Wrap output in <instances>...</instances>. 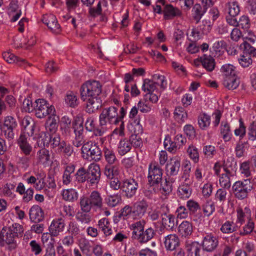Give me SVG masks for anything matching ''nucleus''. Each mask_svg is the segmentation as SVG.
I'll return each mask as SVG.
<instances>
[{"mask_svg": "<svg viewBox=\"0 0 256 256\" xmlns=\"http://www.w3.org/2000/svg\"><path fill=\"white\" fill-rule=\"evenodd\" d=\"M102 92V86L96 80L87 82L80 88L81 98L86 101V111L92 114L102 105V100L99 96Z\"/></svg>", "mask_w": 256, "mask_h": 256, "instance_id": "f257e3e1", "label": "nucleus"}, {"mask_svg": "<svg viewBox=\"0 0 256 256\" xmlns=\"http://www.w3.org/2000/svg\"><path fill=\"white\" fill-rule=\"evenodd\" d=\"M23 232V227L17 223L9 227L4 226L0 230V245L2 246L7 245L10 250H15L18 246L16 239L18 234H20Z\"/></svg>", "mask_w": 256, "mask_h": 256, "instance_id": "f03ea898", "label": "nucleus"}, {"mask_svg": "<svg viewBox=\"0 0 256 256\" xmlns=\"http://www.w3.org/2000/svg\"><path fill=\"white\" fill-rule=\"evenodd\" d=\"M252 188L253 184L250 178L237 181L232 186L235 197L241 200L248 197V193L252 190Z\"/></svg>", "mask_w": 256, "mask_h": 256, "instance_id": "7ed1b4c3", "label": "nucleus"}, {"mask_svg": "<svg viewBox=\"0 0 256 256\" xmlns=\"http://www.w3.org/2000/svg\"><path fill=\"white\" fill-rule=\"evenodd\" d=\"M81 150L83 158L86 160L97 162L101 159L102 152L100 149L96 144L92 141L84 144Z\"/></svg>", "mask_w": 256, "mask_h": 256, "instance_id": "20e7f679", "label": "nucleus"}, {"mask_svg": "<svg viewBox=\"0 0 256 256\" xmlns=\"http://www.w3.org/2000/svg\"><path fill=\"white\" fill-rule=\"evenodd\" d=\"M118 124V108L114 106H110L104 108L99 116L100 126H106L108 124Z\"/></svg>", "mask_w": 256, "mask_h": 256, "instance_id": "39448f33", "label": "nucleus"}, {"mask_svg": "<svg viewBox=\"0 0 256 256\" xmlns=\"http://www.w3.org/2000/svg\"><path fill=\"white\" fill-rule=\"evenodd\" d=\"M34 110L36 116L40 118L56 113L54 107L50 105L44 99H38L35 101Z\"/></svg>", "mask_w": 256, "mask_h": 256, "instance_id": "423d86ee", "label": "nucleus"}, {"mask_svg": "<svg viewBox=\"0 0 256 256\" xmlns=\"http://www.w3.org/2000/svg\"><path fill=\"white\" fill-rule=\"evenodd\" d=\"M162 170L158 164H150L148 167V182L151 186L160 182L162 179Z\"/></svg>", "mask_w": 256, "mask_h": 256, "instance_id": "0eeeda50", "label": "nucleus"}, {"mask_svg": "<svg viewBox=\"0 0 256 256\" xmlns=\"http://www.w3.org/2000/svg\"><path fill=\"white\" fill-rule=\"evenodd\" d=\"M121 190L124 192L128 198H131L136 193L138 188V184L133 178L126 179L122 182Z\"/></svg>", "mask_w": 256, "mask_h": 256, "instance_id": "6e6552de", "label": "nucleus"}, {"mask_svg": "<svg viewBox=\"0 0 256 256\" xmlns=\"http://www.w3.org/2000/svg\"><path fill=\"white\" fill-rule=\"evenodd\" d=\"M218 244V238L210 233L204 236L202 246L204 250L212 252L216 249Z\"/></svg>", "mask_w": 256, "mask_h": 256, "instance_id": "1a4fd4ad", "label": "nucleus"}, {"mask_svg": "<svg viewBox=\"0 0 256 256\" xmlns=\"http://www.w3.org/2000/svg\"><path fill=\"white\" fill-rule=\"evenodd\" d=\"M100 166L96 164H90L87 170V180L92 184H97L100 178Z\"/></svg>", "mask_w": 256, "mask_h": 256, "instance_id": "9d476101", "label": "nucleus"}, {"mask_svg": "<svg viewBox=\"0 0 256 256\" xmlns=\"http://www.w3.org/2000/svg\"><path fill=\"white\" fill-rule=\"evenodd\" d=\"M42 22L54 33L58 34L60 32V26L54 15L50 14L44 16Z\"/></svg>", "mask_w": 256, "mask_h": 256, "instance_id": "9b49d317", "label": "nucleus"}, {"mask_svg": "<svg viewBox=\"0 0 256 256\" xmlns=\"http://www.w3.org/2000/svg\"><path fill=\"white\" fill-rule=\"evenodd\" d=\"M29 216L32 222L38 223L44 220V212L40 206L34 205L30 210Z\"/></svg>", "mask_w": 256, "mask_h": 256, "instance_id": "f8f14e48", "label": "nucleus"}, {"mask_svg": "<svg viewBox=\"0 0 256 256\" xmlns=\"http://www.w3.org/2000/svg\"><path fill=\"white\" fill-rule=\"evenodd\" d=\"M65 226L64 220L62 218L54 220L49 227V231L51 236H58L59 234L64 230Z\"/></svg>", "mask_w": 256, "mask_h": 256, "instance_id": "ddd939ff", "label": "nucleus"}, {"mask_svg": "<svg viewBox=\"0 0 256 256\" xmlns=\"http://www.w3.org/2000/svg\"><path fill=\"white\" fill-rule=\"evenodd\" d=\"M164 244L166 248L169 250H174L178 246L180 239L176 234H168L164 238Z\"/></svg>", "mask_w": 256, "mask_h": 256, "instance_id": "4468645a", "label": "nucleus"}, {"mask_svg": "<svg viewBox=\"0 0 256 256\" xmlns=\"http://www.w3.org/2000/svg\"><path fill=\"white\" fill-rule=\"evenodd\" d=\"M164 18L165 20H172L176 16H182V12L178 8L173 6L172 4L165 6L164 11Z\"/></svg>", "mask_w": 256, "mask_h": 256, "instance_id": "2eb2a0df", "label": "nucleus"}, {"mask_svg": "<svg viewBox=\"0 0 256 256\" xmlns=\"http://www.w3.org/2000/svg\"><path fill=\"white\" fill-rule=\"evenodd\" d=\"M162 225L163 228L172 230L175 226V217L171 214H166L165 212L161 214Z\"/></svg>", "mask_w": 256, "mask_h": 256, "instance_id": "dca6fc26", "label": "nucleus"}, {"mask_svg": "<svg viewBox=\"0 0 256 256\" xmlns=\"http://www.w3.org/2000/svg\"><path fill=\"white\" fill-rule=\"evenodd\" d=\"M18 144L25 156H28L32 151V146L28 144L27 138L24 134H21L18 139Z\"/></svg>", "mask_w": 256, "mask_h": 256, "instance_id": "f3484780", "label": "nucleus"}, {"mask_svg": "<svg viewBox=\"0 0 256 256\" xmlns=\"http://www.w3.org/2000/svg\"><path fill=\"white\" fill-rule=\"evenodd\" d=\"M186 248L187 256H200L201 248L198 242L186 243Z\"/></svg>", "mask_w": 256, "mask_h": 256, "instance_id": "a211bd4d", "label": "nucleus"}, {"mask_svg": "<svg viewBox=\"0 0 256 256\" xmlns=\"http://www.w3.org/2000/svg\"><path fill=\"white\" fill-rule=\"evenodd\" d=\"M180 166V161L176 158H171L166 164L167 173L170 176H176L178 174Z\"/></svg>", "mask_w": 256, "mask_h": 256, "instance_id": "6ab92c4d", "label": "nucleus"}, {"mask_svg": "<svg viewBox=\"0 0 256 256\" xmlns=\"http://www.w3.org/2000/svg\"><path fill=\"white\" fill-rule=\"evenodd\" d=\"M58 122L59 118L55 113L50 115L46 122L48 130L52 134L55 133L58 127Z\"/></svg>", "mask_w": 256, "mask_h": 256, "instance_id": "aec40b11", "label": "nucleus"}, {"mask_svg": "<svg viewBox=\"0 0 256 256\" xmlns=\"http://www.w3.org/2000/svg\"><path fill=\"white\" fill-rule=\"evenodd\" d=\"M148 206L147 202L146 200H142L134 205L132 213L136 216L141 217L146 212Z\"/></svg>", "mask_w": 256, "mask_h": 256, "instance_id": "412c9836", "label": "nucleus"}, {"mask_svg": "<svg viewBox=\"0 0 256 256\" xmlns=\"http://www.w3.org/2000/svg\"><path fill=\"white\" fill-rule=\"evenodd\" d=\"M155 234V232L152 228H149L144 231V230L140 232V234L137 238L136 240L142 244L146 243L153 238Z\"/></svg>", "mask_w": 256, "mask_h": 256, "instance_id": "4be33fe9", "label": "nucleus"}, {"mask_svg": "<svg viewBox=\"0 0 256 256\" xmlns=\"http://www.w3.org/2000/svg\"><path fill=\"white\" fill-rule=\"evenodd\" d=\"M200 62L204 68L208 71L212 72L215 68L214 60L210 56L204 54L200 58Z\"/></svg>", "mask_w": 256, "mask_h": 256, "instance_id": "5701e85b", "label": "nucleus"}, {"mask_svg": "<svg viewBox=\"0 0 256 256\" xmlns=\"http://www.w3.org/2000/svg\"><path fill=\"white\" fill-rule=\"evenodd\" d=\"M240 80L236 76L224 77L223 84L228 90H234L240 84Z\"/></svg>", "mask_w": 256, "mask_h": 256, "instance_id": "b1692460", "label": "nucleus"}, {"mask_svg": "<svg viewBox=\"0 0 256 256\" xmlns=\"http://www.w3.org/2000/svg\"><path fill=\"white\" fill-rule=\"evenodd\" d=\"M178 232L182 236L190 235L192 232V224L187 220L183 221L178 227Z\"/></svg>", "mask_w": 256, "mask_h": 256, "instance_id": "393cba45", "label": "nucleus"}, {"mask_svg": "<svg viewBox=\"0 0 256 256\" xmlns=\"http://www.w3.org/2000/svg\"><path fill=\"white\" fill-rule=\"evenodd\" d=\"M145 222L143 220L136 222L132 224L130 228L132 230V238L136 240L137 238L140 234V232L144 230Z\"/></svg>", "mask_w": 256, "mask_h": 256, "instance_id": "a878e982", "label": "nucleus"}, {"mask_svg": "<svg viewBox=\"0 0 256 256\" xmlns=\"http://www.w3.org/2000/svg\"><path fill=\"white\" fill-rule=\"evenodd\" d=\"M202 6L200 4H196L193 8V10L194 11V19L196 20L198 23L202 16L206 12L208 6H205V4L202 3Z\"/></svg>", "mask_w": 256, "mask_h": 256, "instance_id": "bb28decb", "label": "nucleus"}, {"mask_svg": "<svg viewBox=\"0 0 256 256\" xmlns=\"http://www.w3.org/2000/svg\"><path fill=\"white\" fill-rule=\"evenodd\" d=\"M236 165V162L234 158L232 157L228 158L226 160H224L223 166L224 169L226 172H228L230 176H234L235 170L234 168Z\"/></svg>", "mask_w": 256, "mask_h": 256, "instance_id": "cd10ccee", "label": "nucleus"}, {"mask_svg": "<svg viewBox=\"0 0 256 256\" xmlns=\"http://www.w3.org/2000/svg\"><path fill=\"white\" fill-rule=\"evenodd\" d=\"M119 172V168L116 165H112V164H106L105 166L104 174L109 179L118 176Z\"/></svg>", "mask_w": 256, "mask_h": 256, "instance_id": "c85d7f7f", "label": "nucleus"}, {"mask_svg": "<svg viewBox=\"0 0 256 256\" xmlns=\"http://www.w3.org/2000/svg\"><path fill=\"white\" fill-rule=\"evenodd\" d=\"M50 153L49 150L46 148H42L39 150L36 154L38 162L40 164H46L50 160Z\"/></svg>", "mask_w": 256, "mask_h": 256, "instance_id": "c756f323", "label": "nucleus"}, {"mask_svg": "<svg viewBox=\"0 0 256 256\" xmlns=\"http://www.w3.org/2000/svg\"><path fill=\"white\" fill-rule=\"evenodd\" d=\"M94 207L100 208L102 207V198L98 191H93L88 197Z\"/></svg>", "mask_w": 256, "mask_h": 256, "instance_id": "7c9ffc66", "label": "nucleus"}, {"mask_svg": "<svg viewBox=\"0 0 256 256\" xmlns=\"http://www.w3.org/2000/svg\"><path fill=\"white\" fill-rule=\"evenodd\" d=\"M174 118L178 123L184 122L188 118V114L182 107H177L174 112Z\"/></svg>", "mask_w": 256, "mask_h": 256, "instance_id": "2f4dec72", "label": "nucleus"}, {"mask_svg": "<svg viewBox=\"0 0 256 256\" xmlns=\"http://www.w3.org/2000/svg\"><path fill=\"white\" fill-rule=\"evenodd\" d=\"M226 10L230 16H236L240 12V6L236 2H228L226 4Z\"/></svg>", "mask_w": 256, "mask_h": 256, "instance_id": "473e14b6", "label": "nucleus"}, {"mask_svg": "<svg viewBox=\"0 0 256 256\" xmlns=\"http://www.w3.org/2000/svg\"><path fill=\"white\" fill-rule=\"evenodd\" d=\"M131 144L129 140L124 138L121 140L118 146V152L121 156H124L130 151L131 149Z\"/></svg>", "mask_w": 256, "mask_h": 256, "instance_id": "72a5a7b5", "label": "nucleus"}, {"mask_svg": "<svg viewBox=\"0 0 256 256\" xmlns=\"http://www.w3.org/2000/svg\"><path fill=\"white\" fill-rule=\"evenodd\" d=\"M62 196L63 199L66 201L74 202L78 198V192L72 188L64 190Z\"/></svg>", "mask_w": 256, "mask_h": 256, "instance_id": "f704fd0d", "label": "nucleus"}, {"mask_svg": "<svg viewBox=\"0 0 256 256\" xmlns=\"http://www.w3.org/2000/svg\"><path fill=\"white\" fill-rule=\"evenodd\" d=\"M237 229L238 226L233 222L226 221L222 225L220 230L223 234H229L236 231Z\"/></svg>", "mask_w": 256, "mask_h": 256, "instance_id": "c9c22d12", "label": "nucleus"}, {"mask_svg": "<svg viewBox=\"0 0 256 256\" xmlns=\"http://www.w3.org/2000/svg\"><path fill=\"white\" fill-rule=\"evenodd\" d=\"M234 176H230L228 174V172L222 174L220 176L219 179V182L222 188L228 190L231 186L230 178Z\"/></svg>", "mask_w": 256, "mask_h": 256, "instance_id": "e433bc0d", "label": "nucleus"}, {"mask_svg": "<svg viewBox=\"0 0 256 256\" xmlns=\"http://www.w3.org/2000/svg\"><path fill=\"white\" fill-rule=\"evenodd\" d=\"M158 82H154L148 79H146L144 81L142 90L148 93L156 92V85H158Z\"/></svg>", "mask_w": 256, "mask_h": 256, "instance_id": "4c0bfd02", "label": "nucleus"}, {"mask_svg": "<svg viewBox=\"0 0 256 256\" xmlns=\"http://www.w3.org/2000/svg\"><path fill=\"white\" fill-rule=\"evenodd\" d=\"M58 151L62 153L64 156H70L73 153L74 150L72 147L69 144H67L64 141H62V143L58 148Z\"/></svg>", "mask_w": 256, "mask_h": 256, "instance_id": "58836bf2", "label": "nucleus"}, {"mask_svg": "<svg viewBox=\"0 0 256 256\" xmlns=\"http://www.w3.org/2000/svg\"><path fill=\"white\" fill-rule=\"evenodd\" d=\"M80 204L82 210L85 212H89L94 207L89 198L84 196L80 197Z\"/></svg>", "mask_w": 256, "mask_h": 256, "instance_id": "ea45409f", "label": "nucleus"}, {"mask_svg": "<svg viewBox=\"0 0 256 256\" xmlns=\"http://www.w3.org/2000/svg\"><path fill=\"white\" fill-rule=\"evenodd\" d=\"M210 123V116L208 114L203 113L200 114L198 118V124L202 129H204L208 127Z\"/></svg>", "mask_w": 256, "mask_h": 256, "instance_id": "a19ab883", "label": "nucleus"}, {"mask_svg": "<svg viewBox=\"0 0 256 256\" xmlns=\"http://www.w3.org/2000/svg\"><path fill=\"white\" fill-rule=\"evenodd\" d=\"M186 184H182L178 188V192L186 198H189L190 196L192 189L190 185L192 184V180L185 182Z\"/></svg>", "mask_w": 256, "mask_h": 256, "instance_id": "79ce46f5", "label": "nucleus"}, {"mask_svg": "<svg viewBox=\"0 0 256 256\" xmlns=\"http://www.w3.org/2000/svg\"><path fill=\"white\" fill-rule=\"evenodd\" d=\"M241 49L243 50L246 54L250 56H256V49L246 42H244L240 46Z\"/></svg>", "mask_w": 256, "mask_h": 256, "instance_id": "37998d69", "label": "nucleus"}, {"mask_svg": "<svg viewBox=\"0 0 256 256\" xmlns=\"http://www.w3.org/2000/svg\"><path fill=\"white\" fill-rule=\"evenodd\" d=\"M221 72L224 74V77L236 76L234 67L230 64H225L221 68Z\"/></svg>", "mask_w": 256, "mask_h": 256, "instance_id": "c03bdc74", "label": "nucleus"}, {"mask_svg": "<svg viewBox=\"0 0 256 256\" xmlns=\"http://www.w3.org/2000/svg\"><path fill=\"white\" fill-rule=\"evenodd\" d=\"M220 133L224 141L228 142L230 140L231 138L230 127L227 123L224 124H223V122L222 123Z\"/></svg>", "mask_w": 256, "mask_h": 256, "instance_id": "a18cd8bd", "label": "nucleus"}, {"mask_svg": "<svg viewBox=\"0 0 256 256\" xmlns=\"http://www.w3.org/2000/svg\"><path fill=\"white\" fill-rule=\"evenodd\" d=\"M106 160L108 162V164H114L116 161V156L113 150L108 148L104 150Z\"/></svg>", "mask_w": 256, "mask_h": 256, "instance_id": "49530a36", "label": "nucleus"}, {"mask_svg": "<svg viewBox=\"0 0 256 256\" xmlns=\"http://www.w3.org/2000/svg\"><path fill=\"white\" fill-rule=\"evenodd\" d=\"M65 101L67 104L72 108H74L78 105L77 97L72 92L66 94Z\"/></svg>", "mask_w": 256, "mask_h": 256, "instance_id": "de8ad7c7", "label": "nucleus"}, {"mask_svg": "<svg viewBox=\"0 0 256 256\" xmlns=\"http://www.w3.org/2000/svg\"><path fill=\"white\" fill-rule=\"evenodd\" d=\"M228 192L226 189L219 188L215 195V200L220 204H223L227 200Z\"/></svg>", "mask_w": 256, "mask_h": 256, "instance_id": "09e8293b", "label": "nucleus"}, {"mask_svg": "<svg viewBox=\"0 0 256 256\" xmlns=\"http://www.w3.org/2000/svg\"><path fill=\"white\" fill-rule=\"evenodd\" d=\"M160 190L164 196L169 194L172 191V183L166 180L164 182H162Z\"/></svg>", "mask_w": 256, "mask_h": 256, "instance_id": "8fccbe9b", "label": "nucleus"}, {"mask_svg": "<svg viewBox=\"0 0 256 256\" xmlns=\"http://www.w3.org/2000/svg\"><path fill=\"white\" fill-rule=\"evenodd\" d=\"M187 152L190 158L192 159L195 163L198 162L199 154L196 146L193 145L190 146L187 150Z\"/></svg>", "mask_w": 256, "mask_h": 256, "instance_id": "3c124183", "label": "nucleus"}, {"mask_svg": "<svg viewBox=\"0 0 256 256\" xmlns=\"http://www.w3.org/2000/svg\"><path fill=\"white\" fill-rule=\"evenodd\" d=\"M75 176L78 182H84L87 180V170L83 167L80 168L76 172Z\"/></svg>", "mask_w": 256, "mask_h": 256, "instance_id": "603ef678", "label": "nucleus"}, {"mask_svg": "<svg viewBox=\"0 0 256 256\" xmlns=\"http://www.w3.org/2000/svg\"><path fill=\"white\" fill-rule=\"evenodd\" d=\"M121 196L120 195L116 194L112 196H109L106 199V202L108 205L111 207L116 206L120 201Z\"/></svg>", "mask_w": 256, "mask_h": 256, "instance_id": "864d4df0", "label": "nucleus"}, {"mask_svg": "<svg viewBox=\"0 0 256 256\" xmlns=\"http://www.w3.org/2000/svg\"><path fill=\"white\" fill-rule=\"evenodd\" d=\"M254 228V223L251 220H250L247 224H245L242 230L240 231V234L241 236H245L250 234L252 232Z\"/></svg>", "mask_w": 256, "mask_h": 256, "instance_id": "5fc2aeb1", "label": "nucleus"}, {"mask_svg": "<svg viewBox=\"0 0 256 256\" xmlns=\"http://www.w3.org/2000/svg\"><path fill=\"white\" fill-rule=\"evenodd\" d=\"M0 126L2 129V134L8 140H12L14 138L15 136L14 130L16 128L3 127L1 126V125H0Z\"/></svg>", "mask_w": 256, "mask_h": 256, "instance_id": "6e6d98bb", "label": "nucleus"}, {"mask_svg": "<svg viewBox=\"0 0 256 256\" xmlns=\"http://www.w3.org/2000/svg\"><path fill=\"white\" fill-rule=\"evenodd\" d=\"M18 124L16 119L11 116H7L5 117L2 126L16 128Z\"/></svg>", "mask_w": 256, "mask_h": 256, "instance_id": "4d7b16f0", "label": "nucleus"}, {"mask_svg": "<svg viewBox=\"0 0 256 256\" xmlns=\"http://www.w3.org/2000/svg\"><path fill=\"white\" fill-rule=\"evenodd\" d=\"M164 146L165 148L167 149L170 152L175 153L177 150L180 148V146L178 145L176 142H170L166 139L164 142Z\"/></svg>", "mask_w": 256, "mask_h": 256, "instance_id": "13d9d810", "label": "nucleus"}, {"mask_svg": "<svg viewBox=\"0 0 256 256\" xmlns=\"http://www.w3.org/2000/svg\"><path fill=\"white\" fill-rule=\"evenodd\" d=\"M129 141L131 146L140 148L142 146V141L140 136L138 134H132L130 137Z\"/></svg>", "mask_w": 256, "mask_h": 256, "instance_id": "bf43d9fd", "label": "nucleus"}, {"mask_svg": "<svg viewBox=\"0 0 256 256\" xmlns=\"http://www.w3.org/2000/svg\"><path fill=\"white\" fill-rule=\"evenodd\" d=\"M73 128L76 136H82L84 126L82 122L76 120L73 124Z\"/></svg>", "mask_w": 256, "mask_h": 256, "instance_id": "052dcab7", "label": "nucleus"}, {"mask_svg": "<svg viewBox=\"0 0 256 256\" xmlns=\"http://www.w3.org/2000/svg\"><path fill=\"white\" fill-rule=\"evenodd\" d=\"M238 23V26L244 30H248L250 26L249 18L246 16H242L240 18Z\"/></svg>", "mask_w": 256, "mask_h": 256, "instance_id": "680f3d73", "label": "nucleus"}, {"mask_svg": "<svg viewBox=\"0 0 256 256\" xmlns=\"http://www.w3.org/2000/svg\"><path fill=\"white\" fill-rule=\"evenodd\" d=\"M80 248L81 250L86 254H89L92 250L90 242L86 239L82 240L80 242Z\"/></svg>", "mask_w": 256, "mask_h": 256, "instance_id": "e2e57ef3", "label": "nucleus"}, {"mask_svg": "<svg viewBox=\"0 0 256 256\" xmlns=\"http://www.w3.org/2000/svg\"><path fill=\"white\" fill-rule=\"evenodd\" d=\"M31 250L35 255L39 254L42 251V248L40 243L35 240H32L30 243Z\"/></svg>", "mask_w": 256, "mask_h": 256, "instance_id": "0e129e2a", "label": "nucleus"}, {"mask_svg": "<svg viewBox=\"0 0 256 256\" xmlns=\"http://www.w3.org/2000/svg\"><path fill=\"white\" fill-rule=\"evenodd\" d=\"M4 58L8 63L17 62L20 61V58L8 52H4L2 54Z\"/></svg>", "mask_w": 256, "mask_h": 256, "instance_id": "69168bd1", "label": "nucleus"}, {"mask_svg": "<svg viewBox=\"0 0 256 256\" xmlns=\"http://www.w3.org/2000/svg\"><path fill=\"white\" fill-rule=\"evenodd\" d=\"M248 138L252 141L256 140V122H252L249 128L248 132Z\"/></svg>", "mask_w": 256, "mask_h": 256, "instance_id": "338daca9", "label": "nucleus"}, {"mask_svg": "<svg viewBox=\"0 0 256 256\" xmlns=\"http://www.w3.org/2000/svg\"><path fill=\"white\" fill-rule=\"evenodd\" d=\"M214 206L212 203L208 202L203 206V212L205 216H210L214 211Z\"/></svg>", "mask_w": 256, "mask_h": 256, "instance_id": "774afa93", "label": "nucleus"}]
</instances>
